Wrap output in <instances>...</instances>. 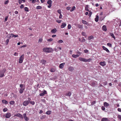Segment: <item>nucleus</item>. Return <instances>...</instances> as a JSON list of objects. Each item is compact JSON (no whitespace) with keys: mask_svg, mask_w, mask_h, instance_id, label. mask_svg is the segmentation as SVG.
<instances>
[{"mask_svg":"<svg viewBox=\"0 0 121 121\" xmlns=\"http://www.w3.org/2000/svg\"><path fill=\"white\" fill-rule=\"evenodd\" d=\"M71 27V26L70 24H69L68 26V29H70Z\"/></svg>","mask_w":121,"mask_h":121,"instance_id":"49530a36","label":"nucleus"},{"mask_svg":"<svg viewBox=\"0 0 121 121\" xmlns=\"http://www.w3.org/2000/svg\"><path fill=\"white\" fill-rule=\"evenodd\" d=\"M43 52H50L52 51V49L48 48H46L43 49Z\"/></svg>","mask_w":121,"mask_h":121,"instance_id":"f257e3e1","label":"nucleus"},{"mask_svg":"<svg viewBox=\"0 0 121 121\" xmlns=\"http://www.w3.org/2000/svg\"><path fill=\"white\" fill-rule=\"evenodd\" d=\"M99 18V16L98 15H96V17L95 19V21L96 22H97L98 21Z\"/></svg>","mask_w":121,"mask_h":121,"instance_id":"412c9836","label":"nucleus"},{"mask_svg":"<svg viewBox=\"0 0 121 121\" xmlns=\"http://www.w3.org/2000/svg\"><path fill=\"white\" fill-rule=\"evenodd\" d=\"M62 17V15L61 14H60V15L59 17V19H61Z\"/></svg>","mask_w":121,"mask_h":121,"instance_id":"13d9d810","label":"nucleus"},{"mask_svg":"<svg viewBox=\"0 0 121 121\" xmlns=\"http://www.w3.org/2000/svg\"><path fill=\"white\" fill-rule=\"evenodd\" d=\"M76 9V7L75 6H73L70 10V12H72Z\"/></svg>","mask_w":121,"mask_h":121,"instance_id":"aec40b11","label":"nucleus"},{"mask_svg":"<svg viewBox=\"0 0 121 121\" xmlns=\"http://www.w3.org/2000/svg\"><path fill=\"white\" fill-rule=\"evenodd\" d=\"M46 117L45 115H43L42 116H41L40 117V119H43L44 118H45Z\"/></svg>","mask_w":121,"mask_h":121,"instance_id":"c9c22d12","label":"nucleus"},{"mask_svg":"<svg viewBox=\"0 0 121 121\" xmlns=\"http://www.w3.org/2000/svg\"><path fill=\"white\" fill-rule=\"evenodd\" d=\"M78 27L80 28H82L83 27L81 25H79L78 26Z\"/></svg>","mask_w":121,"mask_h":121,"instance_id":"0e129e2a","label":"nucleus"},{"mask_svg":"<svg viewBox=\"0 0 121 121\" xmlns=\"http://www.w3.org/2000/svg\"><path fill=\"white\" fill-rule=\"evenodd\" d=\"M46 61L44 60H42L41 61V62L43 64L45 65L46 63Z\"/></svg>","mask_w":121,"mask_h":121,"instance_id":"b1692460","label":"nucleus"},{"mask_svg":"<svg viewBox=\"0 0 121 121\" xmlns=\"http://www.w3.org/2000/svg\"><path fill=\"white\" fill-rule=\"evenodd\" d=\"M96 102L95 101H94L91 103V105H93L95 104Z\"/></svg>","mask_w":121,"mask_h":121,"instance_id":"09e8293b","label":"nucleus"},{"mask_svg":"<svg viewBox=\"0 0 121 121\" xmlns=\"http://www.w3.org/2000/svg\"><path fill=\"white\" fill-rule=\"evenodd\" d=\"M6 69H4L0 71V77H3L4 76V74L6 71Z\"/></svg>","mask_w":121,"mask_h":121,"instance_id":"7ed1b4c3","label":"nucleus"},{"mask_svg":"<svg viewBox=\"0 0 121 121\" xmlns=\"http://www.w3.org/2000/svg\"><path fill=\"white\" fill-rule=\"evenodd\" d=\"M11 116V114L10 112H8L5 115V117L7 118H10Z\"/></svg>","mask_w":121,"mask_h":121,"instance_id":"0eeeda50","label":"nucleus"},{"mask_svg":"<svg viewBox=\"0 0 121 121\" xmlns=\"http://www.w3.org/2000/svg\"><path fill=\"white\" fill-rule=\"evenodd\" d=\"M107 84V82H103V84L104 85H106Z\"/></svg>","mask_w":121,"mask_h":121,"instance_id":"774afa93","label":"nucleus"},{"mask_svg":"<svg viewBox=\"0 0 121 121\" xmlns=\"http://www.w3.org/2000/svg\"><path fill=\"white\" fill-rule=\"evenodd\" d=\"M93 38V37L92 36H90L88 37V39L89 40H90Z\"/></svg>","mask_w":121,"mask_h":121,"instance_id":"ea45409f","label":"nucleus"},{"mask_svg":"<svg viewBox=\"0 0 121 121\" xmlns=\"http://www.w3.org/2000/svg\"><path fill=\"white\" fill-rule=\"evenodd\" d=\"M22 0H18V3L19 4H21L22 3Z\"/></svg>","mask_w":121,"mask_h":121,"instance_id":"6e6d98bb","label":"nucleus"},{"mask_svg":"<svg viewBox=\"0 0 121 121\" xmlns=\"http://www.w3.org/2000/svg\"><path fill=\"white\" fill-rule=\"evenodd\" d=\"M9 2V1L8 0L7 1H6L4 2V4H5L8 3Z\"/></svg>","mask_w":121,"mask_h":121,"instance_id":"3c124183","label":"nucleus"},{"mask_svg":"<svg viewBox=\"0 0 121 121\" xmlns=\"http://www.w3.org/2000/svg\"><path fill=\"white\" fill-rule=\"evenodd\" d=\"M105 108L104 107L102 106V109L103 110H104L105 109Z\"/></svg>","mask_w":121,"mask_h":121,"instance_id":"69168bd1","label":"nucleus"},{"mask_svg":"<svg viewBox=\"0 0 121 121\" xmlns=\"http://www.w3.org/2000/svg\"><path fill=\"white\" fill-rule=\"evenodd\" d=\"M99 64L102 66H104L106 65L105 61L101 62L99 63Z\"/></svg>","mask_w":121,"mask_h":121,"instance_id":"9d476101","label":"nucleus"},{"mask_svg":"<svg viewBox=\"0 0 121 121\" xmlns=\"http://www.w3.org/2000/svg\"><path fill=\"white\" fill-rule=\"evenodd\" d=\"M71 7H67L66 8V9L67 10H69L71 9Z\"/></svg>","mask_w":121,"mask_h":121,"instance_id":"5fc2aeb1","label":"nucleus"},{"mask_svg":"<svg viewBox=\"0 0 121 121\" xmlns=\"http://www.w3.org/2000/svg\"><path fill=\"white\" fill-rule=\"evenodd\" d=\"M96 82L95 81H92L90 82V85L92 86H94Z\"/></svg>","mask_w":121,"mask_h":121,"instance_id":"1a4fd4ad","label":"nucleus"},{"mask_svg":"<svg viewBox=\"0 0 121 121\" xmlns=\"http://www.w3.org/2000/svg\"><path fill=\"white\" fill-rule=\"evenodd\" d=\"M117 110L119 112H121V108H118L117 109Z\"/></svg>","mask_w":121,"mask_h":121,"instance_id":"338daca9","label":"nucleus"},{"mask_svg":"<svg viewBox=\"0 0 121 121\" xmlns=\"http://www.w3.org/2000/svg\"><path fill=\"white\" fill-rule=\"evenodd\" d=\"M63 42V41L62 40H60L58 41L57 42L58 43H62Z\"/></svg>","mask_w":121,"mask_h":121,"instance_id":"e433bc0d","label":"nucleus"},{"mask_svg":"<svg viewBox=\"0 0 121 121\" xmlns=\"http://www.w3.org/2000/svg\"><path fill=\"white\" fill-rule=\"evenodd\" d=\"M6 37L10 39L11 37V36H10V35L8 34L7 35Z\"/></svg>","mask_w":121,"mask_h":121,"instance_id":"79ce46f5","label":"nucleus"},{"mask_svg":"<svg viewBox=\"0 0 121 121\" xmlns=\"http://www.w3.org/2000/svg\"><path fill=\"white\" fill-rule=\"evenodd\" d=\"M104 106L106 107H107L109 106V104L106 102H105L104 103Z\"/></svg>","mask_w":121,"mask_h":121,"instance_id":"393cba45","label":"nucleus"},{"mask_svg":"<svg viewBox=\"0 0 121 121\" xmlns=\"http://www.w3.org/2000/svg\"><path fill=\"white\" fill-rule=\"evenodd\" d=\"M9 39H7V40H6V41L5 43H6V45H7L8 44V43L9 42Z\"/></svg>","mask_w":121,"mask_h":121,"instance_id":"58836bf2","label":"nucleus"},{"mask_svg":"<svg viewBox=\"0 0 121 121\" xmlns=\"http://www.w3.org/2000/svg\"><path fill=\"white\" fill-rule=\"evenodd\" d=\"M20 7L21 9L23 8H24V6L22 4H21L20 6Z\"/></svg>","mask_w":121,"mask_h":121,"instance_id":"052dcab7","label":"nucleus"},{"mask_svg":"<svg viewBox=\"0 0 121 121\" xmlns=\"http://www.w3.org/2000/svg\"><path fill=\"white\" fill-rule=\"evenodd\" d=\"M8 109L7 108H6L4 109L3 110V111L4 112H6L8 110Z\"/></svg>","mask_w":121,"mask_h":121,"instance_id":"c03bdc74","label":"nucleus"},{"mask_svg":"<svg viewBox=\"0 0 121 121\" xmlns=\"http://www.w3.org/2000/svg\"><path fill=\"white\" fill-rule=\"evenodd\" d=\"M101 121H110V120L108 118H103L102 119Z\"/></svg>","mask_w":121,"mask_h":121,"instance_id":"f8f14e48","label":"nucleus"},{"mask_svg":"<svg viewBox=\"0 0 121 121\" xmlns=\"http://www.w3.org/2000/svg\"><path fill=\"white\" fill-rule=\"evenodd\" d=\"M102 48L103 49L106 51L108 52L109 53L110 52L104 46H103Z\"/></svg>","mask_w":121,"mask_h":121,"instance_id":"4468645a","label":"nucleus"},{"mask_svg":"<svg viewBox=\"0 0 121 121\" xmlns=\"http://www.w3.org/2000/svg\"><path fill=\"white\" fill-rule=\"evenodd\" d=\"M2 103L4 104H7L8 103V102L5 99H3L2 100Z\"/></svg>","mask_w":121,"mask_h":121,"instance_id":"5701e85b","label":"nucleus"},{"mask_svg":"<svg viewBox=\"0 0 121 121\" xmlns=\"http://www.w3.org/2000/svg\"><path fill=\"white\" fill-rule=\"evenodd\" d=\"M118 117L121 120V115H119L118 116Z\"/></svg>","mask_w":121,"mask_h":121,"instance_id":"bf43d9fd","label":"nucleus"},{"mask_svg":"<svg viewBox=\"0 0 121 121\" xmlns=\"http://www.w3.org/2000/svg\"><path fill=\"white\" fill-rule=\"evenodd\" d=\"M51 111H48L46 112V114L48 115H49L51 113Z\"/></svg>","mask_w":121,"mask_h":121,"instance_id":"bb28decb","label":"nucleus"},{"mask_svg":"<svg viewBox=\"0 0 121 121\" xmlns=\"http://www.w3.org/2000/svg\"><path fill=\"white\" fill-rule=\"evenodd\" d=\"M44 95V94L43 93H41L39 94V95L41 96H43Z\"/></svg>","mask_w":121,"mask_h":121,"instance_id":"4d7b16f0","label":"nucleus"},{"mask_svg":"<svg viewBox=\"0 0 121 121\" xmlns=\"http://www.w3.org/2000/svg\"><path fill=\"white\" fill-rule=\"evenodd\" d=\"M36 9H42V7L40 6H37Z\"/></svg>","mask_w":121,"mask_h":121,"instance_id":"473e14b6","label":"nucleus"},{"mask_svg":"<svg viewBox=\"0 0 121 121\" xmlns=\"http://www.w3.org/2000/svg\"><path fill=\"white\" fill-rule=\"evenodd\" d=\"M14 116L17 117L22 119L23 118V116L22 114L19 113H17L15 114Z\"/></svg>","mask_w":121,"mask_h":121,"instance_id":"39448f33","label":"nucleus"},{"mask_svg":"<svg viewBox=\"0 0 121 121\" xmlns=\"http://www.w3.org/2000/svg\"><path fill=\"white\" fill-rule=\"evenodd\" d=\"M102 29L104 31H106L107 30L106 26L105 25H104L102 27Z\"/></svg>","mask_w":121,"mask_h":121,"instance_id":"6ab92c4d","label":"nucleus"},{"mask_svg":"<svg viewBox=\"0 0 121 121\" xmlns=\"http://www.w3.org/2000/svg\"><path fill=\"white\" fill-rule=\"evenodd\" d=\"M82 42H84L85 41V40L84 37H82Z\"/></svg>","mask_w":121,"mask_h":121,"instance_id":"8fccbe9b","label":"nucleus"},{"mask_svg":"<svg viewBox=\"0 0 121 121\" xmlns=\"http://www.w3.org/2000/svg\"><path fill=\"white\" fill-rule=\"evenodd\" d=\"M57 12L58 13H59L60 14H61V10H58L57 11Z\"/></svg>","mask_w":121,"mask_h":121,"instance_id":"de8ad7c7","label":"nucleus"},{"mask_svg":"<svg viewBox=\"0 0 121 121\" xmlns=\"http://www.w3.org/2000/svg\"><path fill=\"white\" fill-rule=\"evenodd\" d=\"M25 89V86H24V87L23 88H20L19 91L20 93L21 94L23 92V91Z\"/></svg>","mask_w":121,"mask_h":121,"instance_id":"9b49d317","label":"nucleus"},{"mask_svg":"<svg viewBox=\"0 0 121 121\" xmlns=\"http://www.w3.org/2000/svg\"><path fill=\"white\" fill-rule=\"evenodd\" d=\"M82 35H83V36H86V35H85V33L84 32H82Z\"/></svg>","mask_w":121,"mask_h":121,"instance_id":"603ef678","label":"nucleus"},{"mask_svg":"<svg viewBox=\"0 0 121 121\" xmlns=\"http://www.w3.org/2000/svg\"><path fill=\"white\" fill-rule=\"evenodd\" d=\"M71 95V93L70 92H69L66 94V95L69 96H70Z\"/></svg>","mask_w":121,"mask_h":121,"instance_id":"a878e982","label":"nucleus"},{"mask_svg":"<svg viewBox=\"0 0 121 121\" xmlns=\"http://www.w3.org/2000/svg\"><path fill=\"white\" fill-rule=\"evenodd\" d=\"M42 39L41 38L39 40V41L38 42V43H39V42H42Z\"/></svg>","mask_w":121,"mask_h":121,"instance_id":"864d4df0","label":"nucleus"},{"mask_svg":"<svg viewBox=\"0 0 121 121\" xmlns=\"http://www.w3.org/2000/svg\"><path fill=\"white\" fill-rule=\"evenodd\" d=\"M8 17V16H6L5 17L4 22H6L7 21Z\"/></svg>","mask_w":121,"mask_h":121,"instance_id":"37998d69","label":"nucleus"},{"mask_svg":"<svg viewBox=\"0 0 121 121\" xmlns=\"http://www.w3.org/2000/svg\"><path fill=\"white\" fill-rule=\"evenodd\" d=\"M84 52L85 53H87L88 52V51L87 50H84Z\"/></svg>","mask_w":121,"mask_h":121,"instance_id":"680f3d73","label":"nucleus"},{"mask_svg":"<svg viewBox=\"0 0 121 121\" xmlns=\"http://www.w3.org/2000/svg\"><path fill=\"white\" fill-rule=\"evenodd\" d=\"M57 31V30L55 28L52 30H51V32L53 34H55Z\"/></svg>","mask_w":121,"mask_h":121,"instance_id":"f3484780","label":"nucleus"},{"mask_svg":"<svg viewBox=\"0 0 121 121\" xmlns=\"http://www.w3.org/2000/svg\"><path fill=\"white\" fill-rule=\"evenodd\" d=\"M110 36L112 37V38H113L114 40L115 39V38L113 34L112 33H110Z\"/></svg>","mask_w":121,"mask_h":121,"instance_id":"c756f323","label":"nucleus"},{"mask_svg":"<svg viewBox=\"0 0 121 121\" xmlns=\"http://www.w3.org/2000/svg\"><path fill=\"white\" fill-rule=\"evenodd\" d=\"M107 46H109L110 47H112V45L111 44L109 43H107Z\"/></svg>","mask_w":121,"mask_h":121,"instance_id":"4c0bfd02","label":"nucleus"},{"mask_svg":"<svg viewBox=\"0 0 121 121\" xmlns=\"http://www.w3.org/2000/svg\"><path fill=\"white\" fill-rule=\"evenodd\" d=\"M47 3L48 4L52 5V1L51 0H48V1Z\"/></svg>","mask_w":121,"mask_h":121,"instance_id":"c85d7f7f","label":"nucleus"},{"mask_svg":"<svg viewBox=\"0 0 121 121\" xmlns=\"http://www.w3.org/2000/svg\"><path fill=\"white\" fill-rule=\"evenodd\" d=\"M53 40V39L52 38H50V39H48L47 40V41H48L50 42V41H52Z\"/></svg>","mask_w":121,"mask_h":121,"instance_id":"a18cd8bd","label":"nucleus"},{"mask_svg":"<svg viewBox=\"0 0 121 121\" xmlns=\"http://www.w3.org/2000/svg\"><path fill=\"white\" fill-rule=\"evenodd\" d=\"M66 26V23H63L62 24V25L61 26V28H64Z\"/></svg>","mask_w":121,"mask_h":121,"instance_id":"2eb2a0df","label":"nucleus"},{"mask_svg":"<svg viewBox=\"0 0 121 121\" xmlns=\"http://www.w3.org/2000/svg\"><path fill=\"white\" fill-rule=\"evenodd\" d=\"M14 103L15 102L14 101H11L9 102V104L11 105H13Z\"/></svg>","mask_w":121,"mask_h":121,"instance_id":"72a5a7b5","label":"nucleus"},{"mask_svg":"<svg viewBox=\"0 0 121 121\" xmlns=\"http://www.w3.org/2000/svg\"><path fill=\"white\" fill-rule=\"evenodd\" d=\"M82 23L85 24L87 25L88 23L86 21H85L84 20H82Z\"/></svg>","mask_w":121,"mask_h":121,"instance_id":"7c9ffc66","label":"nucleus"},{"mask_svg":"<svg viewBox=\"0 0 121 121\" xmlns=\"http://www.w3.org/2000/svg\"><path fill=\"white\" fill-rule=\"evenodd\" d=\"M88 12H89V13L88 14V16H89V17H90L92 14V12L90 11H88Z\"/></svg>","mask_w":121,"mask_h":121,"instance_id":"2f4dec72","label":"nucleus"},{"mask_svg":"<svg viewBox=\"0 0 121 121\" xmlns=\"http://www.w3.org/2000/svg\"><path fill=\"white\" fill-rule=\"evenodd\" d=\"M79 56V55L76 54V55H75V54H73L72 55V56L74 58H76L77 57H78Z\"/></svg>","mask_w":121,"mask_h":121,"instance_id":"4be33fe9","label":"nucleus"},{"mask_svg":"<svg viewBox=\"0 0 121 121\" xmlns=\"http://www.w3.org/2000/svg\"><path fill=\"white\" fill-rule=\"evenodd\" d=\"M68 70L70 71H72L74 69V68L72 66H70L68 67Z\"/></svg>","mask_w":121,"mask_h":121,"instance_id":"ddd939ff","label":"nucleus"},{"mask_svg":"<svg viewBox=\"0 0 121 121\" xmlns=\"http://www.w3.org/2000/svg\"><path fill=\"white\" fill-rule=\"evenodd\" d=\"M79 60L81 61L84 62H90L92 60V59L91 58H89L87 59L82 57H79Z\"/></svg>","mask_w":121,"mask_h":121,"instance_id":"f03ea898","label":"nucleus"},{"mask_svg":"<svg viewBox=\"0 0 121 121\" xmlns=\"http://www.w3.org/2000/svg\"><path fill=\"white\" fill-rule=\"evenodd\" d=\"M24 10H25V11H27V12H28L29 11V9L27 7H25L24 8Z\"/></svg>","mask_w":121,"mask_h":121,"instance_id":"f704fd0d","label":"nucleus"},{"mask_svg":"<svg viewBox=\"0 0 121 121\" xmlns=\"http://www.w3.org/2000/svg\"><path fill=\"white\" fill-rule=\"evenodd\" d=\"M24 85L23 84H21L20 85V87L21 88H23V86Z\"/></svg>","mask_w":121,"mask_h":121,"instance_id":"e2e57ef3","label":"nucleus"},{"mask_svg":"<svg viewBox=\"0 0 121 121\" xmlns=\"http://www.w3.org/2000/svg\"><path fill=\"white\" fill-rule=\"evenodd\" d=\"M65 64V63H63L60 64L59 65V68L60 69L63 68L64 67Z\"/></svg>","mask_w":121,"mask_h":121,"instance_id":"dca6fc26","label":"nucleus"},{"mask_svg":"<svg viewBox=\"0 0 121 121\" xmlns=\"http://www.w3.org/2000/svg\"><path fill=\"white\" fill-rule=\"evenodd\" d=\"M29 103L32 105H33L35 104V102L34 101H29Z\"/></svg>","mask_w":121,"mask_h":121,"instance_id":"cd10ccee","label":"nucleus"},{"mask_svg":"<svg viewBox=\"0 0 121 121\" xmlns=\"http://www.w3.org/2000/svg\"><path fill=\"white\" fill-rule=\"evenodd\" d=\"M24 54H23L20 57L19 61V63L21 64L22 63L24 58Z\"/></svg>","mask_w":121,"mask_h":121,"instance_id":"20e7f679","label":"nucleus"},{"mask_svg":"<svg viewBox=\"0 0 121 121\" xmlns=\"http://www.w3.org/2000/svg\"><path fill=\"white\" fill-rule=\"evenodd\" d=\"M29 103V101L28 100H26L24 102L23 104L24 106H26L28 105Z\"/></svg>","mask_w":121,"mask_h":121,"instance_id":"423d86ee","label":"nucleus"},{"mask_svg":"<svg viewBox=\"0 0 121 121\" xmlns=\"http://www.w3.org/2000/svg\"><path fill=\"white\" fill-rule=\"evenodd\" d=\"M23 117H24V119L26 121H28L29 120V118L26 117V113H24L23 114Z\"/></svg>","mask_w":121,"mask_h":121,"instance_id":"6e6552de","label":"nucleus"},{"mask_svg":"<svg viewBox=\"0 0 121 121\" xmlns=\"http://www.w3.org/2000/svg\"><path fill=\"white\" fill-rule=\"evenodd\" d=\"M56 21L57 22H58V23H60L62 21L61 20H56Z\"/></svg>","mask_w":121,"mask_h":121,"instance_id":"a19ab883","label":"nucleus"},{"mask_svg":"<svg viewBox=\"0 0 121 121\" xmlns=\"http://www.w3.org/2000/svg\"><path fill=\"white\" fill-rule=\"evenodd\" d=\"M89 7V5H86V6L85 7V10L87 11H89V10L88 9Z\"/></svg>","mask_w":121,"mask_h":121,"instance_id":"a211bd4d","label":"nucleus"}]
</instances>
